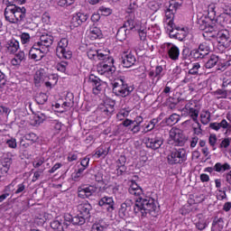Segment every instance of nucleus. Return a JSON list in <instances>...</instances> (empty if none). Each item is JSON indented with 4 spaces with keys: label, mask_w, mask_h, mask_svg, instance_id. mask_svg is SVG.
I'll list each match as a JSON object with an SVG mask.
<instances>
[{
    "label": "nucleus",
    "mask_w": 231,
    "mask_h": 231,
    "mask_svg": "<svg viewBox=\"0 0 231 231\" xmlns=\"http://www.w3.org/2000/svg\"><path fill=\"white\" fill-rule=\"evenodd\" d=\"M167 55L171 60L180 59V48L172 43H167Z\"/></svg>",
    "instance_id": "18"
},
{
    "label": "nucleus",
    "mask_w": 231,
    "mask_h": 231,
    "mask_svg": "<svg viewBox=\"0 0 231 231\" xmlns=\"http://www.w3.org/2000/svg\"><path fill=\"white\" fill-rule=\"evenodd\" d=\"M117 41H119L120 42H123V41H125V39H127V29H125V27H120L116 32V35Z\"/></svg>",
    "instance_id": "39"
},
{
    "label": "nucleus",
    "mask_w": 231,
    "mask_h": 231,
    "mask_svg": "<svg viewBox=\"0 0 231 231\" xmlns=\"http://www.w3.org/2000/svg\"><path fill=\"white\" fill-rule=\"evenodd\" d=\"M51 228L56 231H64L66 230V226H64V222H62V218L56 217L55 220L51 222Z\"/></svg>",
    "instance_id": "30"
},
{
    "label": "nucleus",
    "mask_w": 231,
    "mask_h": 231,
    "mask_svg": "<svg viewBox=\"0 0 231 231\" xmlns=\"http://www.w3.org/2000/svg\"><path fill=\"white\" fill-rule=\"evenodd\" d=\"M158 122L159 120L157 118L150 120L149 123L144 125L143 133H151V131L156 127Z\"/></svg>",
    "instance_id": "43"
},
{
    "label": "nucleus",
    "mask_w": 231,
    "mask_h": 231,
    "mask_svg": "<svg viewBox=\"0 0 231 231\" xmlns=\"http://www.w3.org/2000/svg\"><path fill=\"white\" fill-rule=\"evenodd\" d=\"M199 50L204 53V55L207 57L208 53H210V46L207 42H202L199 45Z\"/></svg>",
    "instance_id": "48"
},
{
    "label": "nucleus",
    "mask_w": 231,
    "mask_h": 231,
    "mask_svg": "<svg viewBox=\"0 0 231 231\" xmlns=\"http://www.w3.org/2000/svg\"><path fill=\"white\" fill-rule=\"evenodd\" d=\"M20 38H21L22 44H28V42H30L31 36H30V33L28 32H23L20 35Z\"/></svg>",
    "instance_id": "60"
},
{
    "label": "nucleus",
    "mask_w": 231,
    "mask_h": 231,
    "mask_svg": "<svg viewBox=\"0 0 231 231\" xmlns=\"http://www.w3.org/2000/svg\"><path fill=\"white\" fill-rule=\"evenodd\" d=\"M44 162H45L44 157H36L32 162V167L34 169H39V167H42V164L44 163Z\"/></svg>",
    "instance_id": "51"
},
{
    "label": "nucleus",
    "mask_w": 231,
    "mask_h": 231,
    "mask_svg": "<svg viewBox=\"0 0 231 231\" xmlns=\"http://www.w3.org/2000/svg\"><path fill=\"white\" fill-rule=\"evenodd\" d=\"M16 185H17V179H14L12 180V182L9 185L5 187L4 192L5 194H8V196H10V194H12V192L15 190Z\"/></svg>",
    "instance_id": "44"
},
{
    "label": "nucleus",
    "mask_w": 231,
    "mask_h": 231,
    "mask_svg": "<svg viewBox=\"0 0 231 231\" xmlns=\"http://www.w3.org/2000/svg\"><path fill=\"white\" fill-rule=\"evenodd\" d=\"M180 119L181 117L180 116V115L174 113L171 114L168 118H166V124L167 125H170L171 127V125H176V124H178Z\"/></svg>",
    "instance_id": "33"
},
{
    "label": "nucleus",
    "mask_w": 231,
    "mask_h": 231,
    "mask_svg": "<svg viewBox=\"0 0 231 231\" xmlns=\"http://www.w3.org/2000/svg\"><path fill=\"white\" fill-rule=\"evenodd\" d=\"M216 5L211 4L208 6V17L210 19V21H214L216 19Z\"/></svg>",
    "instance_id": "45"
},
{
    "label": "nucleus",
    "mask_w": 231,
    "mask_h": 231,
    "mask_svg": "<svg viewBox=\"0 0 231 231\" xmlns=\"http://www.w3.org/2000/svg\"><path fill=\"white\" fill-rule=\"evenodd\" d=\"M170 145H174L175 147H181L185 144V135L183 131L180 128L172 127L170 130V136L168 140Z\"/></svg>",
    "instance_id": "7"
},
{
    "label": "nucleus",
    "mask_w": 231,
    "mask_h": 231,
    "mask_svg": "<svg viewBox=\"0 0 231 231\" xmlns=\"http://www.w3.org/2000/svg\"><path fill=\"white\" fill-rule=\"evenodd\" d=\"M112 91L116 97H129L134 91V85L127 83L125 76H121L112 82Z\"/></svg>",
    "instance_id": "3"
},
{
    "label": "nucleus",
    "mask_w": 231,
    "mask_h": 231,
    "mask_svg": "<svg viewBox=\"0 0 231 231\" xmlns=\"http://www.w3.org/2000/svg\"><path fill=\"white\" fill-rule=\"evenodd\" d=\"M86 21H88V14L79 12L72 14L70 24L74 26V28H79V26L82 25Z\"/></svg>",
    "instance_id": "17"
},
{
    "label": "nucleus",
    "mask_w": 231,
    "mask_h": 231,
    "mask_svg": "<svg viewBox=\"0 0 231 231\" xmlns=\"http://www.w3.org/2000/svg\"><path fill=\"white\" fill-rule=\"evenodd\" d=\"M189 56L192 59H195V60H200L201 59H205L206 57L204 53L199 51V48L191 50L189 52Z\"/></svg>",
    "instance_id": "41"
},
{
    "label": "nucleus",
    "mask_w": 231,
    "mask_h": 231,
    "mask_svg": "<svg viewBox=\"0 0 231 231\" xmlns=\"http://www.w3.org/2000/svg\"><path fill=\"white\" fill-rule=\"evenodd\" d=\"M146 147L156 151L163 145V137L155 135L154 137H148L145 141Z\"/></svg>",
    "instance_id": "13"
},
{
    "label": "nucleus",
    "mask_w": 231,
    "mask_h": 231,
    "mask_svg": "<svg viewBox=\"0 0 231 231\" xmlns=\"http://www.w3.org/2000/svg\"><path fill=\"white\" fill-rule=\"evenodd\" d=\"M5 143L9 149H17V139L11 137L5 141Z\"/></svg>",
    "instance_id": "54"
},
{
    "label": "nucleus",
    "mask_w": 231,
    "mask_h": 231,
    "mask_svg": "<svg viewBox=\"0 0 231 231\" xmlns=\"http://www.w3.org/2000/svg\"><path fill=\"white\" fill-rule=\"evenodd\" d=\"M68 68V61H60L56 64V69L60 71V73H66V69Z\"/></svg>",
    "instance_id": "53"
},
{
    "label": "nucleus",
    "mask_w": 231,
    "mask_h": 231,
    "mask_svg": "<svg viewBox=\"0 0 231 231\" xmlns=\"http://www.w3.org/2000/svg\"><path fill=\"white\" fill-rule=\"evenodd\" d=\"M198 108H201V106H199V103L198 102V100L190 99L189 101L187 102L185 106L182 108V111L188 110V109H198Z\"/></svg>",
    "instance_id": "42"
},
{
    "label": "nucleus",
    "mask_w": 231,
    "mask_h": 231,
    "mask_svg": "<svg viewBox=\"0 0 231 231\" xmlns=\"http://www.w3.org/2000/svg\"><path fill=\"white\" fill-rule=\"evenodd\" d=\"M104 226L96 223L92 226L91 230L90 231H104Z\"/></svg>",
    "instance_id": "64"
},
{
    "label": "nucleus",
    "mask_w": 231,
    "mask_h": 231,
    "mask_svg": "<svg viewBox=\"0 0 231 231\" xmlns=\"http://www.w3.org/2000/svg\"><path fill=\"white\" fill-rule=\"evenodd\" d=\"M44 49L41 47L39 43L33 42L32 46L29 51V59L34 60L35 62H39L42 59H44Z\"/></svg>",
    "instance_id": "10"
},
{
    "label": "nucleus",
    "mask_w": 231,
    "mask_h": 231,
    "mask_svg": "<svg viewBox=\"0 0 231 231\" xmlns=\"http://www.w3.org/2000/svg\"><path fill=\"white\" fill-rule=\"evenodd\" d=\"M78 215L74 216L72 218V225H76L81 226L86 223V219H89L91 217V210H93V207L89 203V201L85 200L78 205Z\"/></svg>",
    "instance_id": "4"
},
{
    "label": "nucleus",
    "mask_w": 231,
    "mask_h": 231,
    "mask_svg": "<svg viewBox=\"0 0 231 231\" xmlns=\"http://www.w3.org/2000/svg\"><path fill=\"white\" fill-rule=\"evenodd\" d=\"M48 121L51 128L52 129V131H54L56 134H59V133L62 131V127H64V125L60 123V121L57 119H49Z\"/></svg>",
    "instance_id": "25"
},
{
    "label": "nucleus",
    "mask_w": 231,
    "mask_h": 231,
    "mask_svg": "<svg viewBox=\"0 0 231 231\" xmlns=\"http://www.w3.org/2000/svg\"><path fill=\"white\" fill-rule=\"evenodd\" d=\"M95 192H97V187L88 184L79 186L77 190L78 198L80 199H89Z\"/></svg>",
    "instance_id": "9"
},
{
    "label": "nucleus",
    "mask_w": 231,
    "mask_h": 231,
    "mask_svg": "<svg viewBox=\"0 0 231 231\" xmlns=\"http://www.w3.org/2000/svg\"><path fill=\"white\" fill-rule=\"evenodd\" d=\"M134 212L136 216H141V217H147L148 214L152 217H156V216H158L156 200L152 197L147 196L136 199V202L134 206Z\"/></svg>",
    "instance_id": "1"
},
{
    "label": "nucleus",
    "mask_w": 231,
    "mask_h": 231,
    "mask_svg": "<svg viewBox=\"0 0 231 231\" xmlns=\"http://www.w3.org/2000/svg\"><path fill=\"white\" fill-rule=\"evenodd\" d=\"M201 108H189L188 110H182L184 113L193 120L195 124H198V117L199 116V111Z\"/></svg>",
    "instance_id": "31"
},
{
    "label": "nucleus",
    "mask_w": 231,
    "mask_h": 231,
    "mask_svg": "<svg viewBox=\"0 0 231 231\" xmlns=\"http://www.w3.org/2000/svg\"><path fill=\"white\" fill-rule=\"evenodd\" d=\"M26 60V56L24 55V51H19L14 55L13 60H11L12 66H21V63Z\"/></svg>",
    "instance_id": "29"
},
{
    "label": "nucleus",
    "mask_w": 231,
    "mask_h": 231,
    "mask_svg": "<svg viewBox=\"0 0 231 231\" xmlns=\"http://www.w3.org/2000/svg\"><path fill=\"white\" fill-rule=\"evenodd\" d=\"M6 48H7L8 53H16V51H18L20 48L19 41L15 39L9 40L6 44Z\"/></svg>",
    "instance_id": "26"
},
{
    "label": "nucleus",
    "mask_w": 231,
    "mask_h": 231,
    "mask_svg": "<svg viewBox=\"0 0 231 231\" xmlns=\"http://www.w3.org/2000/svg\"><path fill=\"white\" fill-rule=\"evenodd\" d=\"M30 145H32L30 143H26V140L24 137H23L20 141V149H22L23 152L28 151L30 148Z\"/></svg>",
    "instance_id": "61"
},
{
    "label": "nucleus",
    "mask_w": 231,
    "mask_h": 231,
    "mask_svg": "<svg viewBox=\"0 0 231 231\" xmlns=\"http://www.w3.org/2000/svg\"><path fill=\"white\" fill-rule=\"evenodd\" d=\"M225 227V220L223 217H216L212 222L211 231H221Z\"/></svg>",
    "instance_id": "24"
},
{
    "label": "nucleus",
    "mask_w": 231,
    "mask_h": 231,
    "mask_svg": "<svg viewBox=\"0 0 231 231\" xmlns=\"http://www.w3.org/2000/svg\"><path fill=\"white\" fill-rule=\"evenodd\" d=\"M136 10H138V0H130L127 14H134Z\"/></svg>",
    "instance_id": "46"
},
{
    "label": "nucleus",
    "mask_w": 231,
    "mask_h": 231,
    "mask_svg": "<svg viewBox=\"0 0 231 231\" xmlns=\"http://www.w3.org/2000/svg\"><path fill=\"white\" fill-rule=\"evenodd\" d=\"M123 68H133L136 64V56L133 52H124L121 57Z\"/></svg>",
    "instance_id": "14"
},
{
    "label": "nucleus",
    "mask_w": 231,
    "mask_h": 231,
    "mask_svg": "<svg viewBox=\"0 0 231 231\" xmlns=\"http://www.w3.org/2000/svg\"><path fill=\"white\" fill-rule=\"evenodd\" d=\"M69 45V41L68 38H61L58 42L56 55L59 57V59L69 60L71 57H73V52L70 51Z\"/></svg>",
    "instance_id": "6"
},
{
    "label": "nucleus",
    "mask_w": 231,
    "mask_h": 231,
    "mask_svg": "<svg viewBox=\"0 0 231 231\" xmlns=\"http://www.w3.org/2000/svg\"><path fill=\"white\" fill-rule=\"evenodd\" d=\"M75 217H71V215H68L63 217L62 219V223L65 226V228H68V226H69L71 225V223H73V218Z\"/></svg>",
    "instance_id": "57"
},
{
    "label": "nucleus",
    "mask_w": 231,
    "mask_h": 231,
    "mask_svg": "<svg viewBox=\"0 0 231 231\" xmlns=\"http://www.w3.org/2000/svg\"><path fill=\"white\" fill-rule=\"evenodd\" d=\"M88 84L92 87L94 95H100L104 89V82L94 74H90L88 79Z\"/></svg>",
    "instance_id": "11"
},
{
    "label": "nucleus",
    "mask_w": 231,
    "mask_h": 231,
    "mask_svg": "<svg viewBox=\"0 0 231 231\" xmlns=\"http://www.w3.org/2000/svg\"><path fill=\"white\" fill-rule=\"evenodd\" d=\"M199 30L205 32L203 33L204 37H207L208 33H210L209 37H214V34H212V32H214V26H209L207 23H205L204 24H200Z\"/></svg>",
    "instance_id": "40"
},
{
    "label": "nucleus",
    "mask_w": 231,
    "mask_h": 231,
    "mask_svg": "<svg viewBox=\"0 0 231 231\" xmlns=\"http://www.w3.org/2000/svg\"><path fill=\"white\" fill-rule=\"evenodd\" d=\"M55 38L53 35L49 33H43L40 36L39 40L34 42L36 44H39L43 50L46 48H51L52 46Z\"/></svg>",
    "instance_id": "12"
},
{
    "label": "nucleus",
    "mask_w": 231,
    "mask_h": 231,
    "mask_svg": "<svg viewBox=\"0 0 231 231\" xmlns=\"http://www.w3.org/2000/svg\"><path fill=\"white\" fill-rule=\"evenodd\" d=\"M195 226L197 229L203 231L208 225L207 224V219H205L204 216H199L198 221L195 223Z\"/></svg>",
    "instance_id": "38"
},
{
    "label": "nucleus",
    "mask_w": 231,
    "mask_h": 231,
    "mask_svg": "<svg viewBox=\"0 0 231 231\" xmlns=\"http://www.w3.org/2000/svg\"><path fill=\"white\" fill-rule=\"evenodd\" d=\"M23 140H26V142H29L31 145H33V143H37L39 141V135L35 133L25 134L23 135Z\"/></svg>",
    "instance_id": "35"
},
{
    "label": "nucleus",
    "mask_w": 231,
    "mask_h": 231,
    "mask_svg": "<svg viewBox=\"0 0 231 231\" xmlns=\"http://www.w3.org/2000/svg\"><path fill=\"white\" fill-rule=\"evenodd\" d=\"M215 95H219L218 98H226L228 97V90L218 88L215 91Z\"/></svg>",
    "instance_id": "63"
},
{
    "label": "nucleus",
    "mask_w": 231,
    "mask_h": 231,
    "mask_svg": "<svg viewBox=\"0 0 231 231\" xmlns=\"http://www.w3.org/2000/svg\"><path fill=\"white\" fill-rule=\"evenodd\" d=\"M217 62H219V57L217 56L216 54H212L205 63V68L207 69H212V68H214V66H216Z\"/></svg>",
    "instance_id": "32"
},
{
    "label": "nucleus",
    "mask_w": 231,
    "mask_h": 231,
    "mask_svg": "<svg viewBox=\"0 0 231 231\" xmlns=\"http://www.w3.org/2000/svg\"><path fill=\"white\" fill-rule=\"evenodd\" d=\"M101 64H106V66H109V68H115V59L113 57L108 56L106 59H104L103 61H100Z\"/></svg>",
    "instance_id": "59"
},
{
    "label": "nucleus",
    "mask_w": 231,
    "mask_h": 231,
    "mask_svg": "<svg viewBox=\"0 0 231 231\" xmlns=\"http://www.w3.org/2000/svg\"><path fill=\"white\" fill-rule=\"evenodd\" d=\"M218 49L220 51L228 50L231 48V35L228 30H223L218 32Z\"/></svg>",
    "instance_id": "8"
},
{
    "label": "nucleus",
    "mask_w": 231,
    "mask_h": 231,
    "mask_svg": "<svg viewBox=\"0 0 231 231\" xmlns=\"http://www.w3.org/2000/svg\"><path fill=\"white\" fill-rule=\"evenodd\" d=\"M99 207L106 210V212H113L115 210V199L113 197L105 196L98 201Z\"/></svg>",
    "instance_id": "15"
},
{
    "label": "nucleus",
    "mask_w": 231,
    "mask_h": 231,
    "mask_svg": "<svg viewBox=\"0 0 231 231\" xmlns=\"http://www.w3.org/2000/svg\"><path fill=\"white\" fill-rule=\"evenodd\" d=\"M109 154V147L106 145H100L95 150L94 157L95 158H106Z\"/></svg>",
    "instance_id": "23"
},
{
    "label": "nucleus",
    "mask_w": 231,
    "mask_h": 231,
    "mask_svg": "<svg viewBox=\"0 0 231 231\" xmlns=\"http://www.w3.org/2000/svg\"><path fill=\"white\" fill-rule=\"evenodd\" d=\"M12 166V159L5 158L2 162V168L0 169V172L2 174H8V171H10V167Z\"/></svg>",
    "instance_id": "34"
},
{
    "label": "nucleus",
    "mask_w": 231,
    "mask_h": 231,
    "mask_svg": "<svg viewBox=\"0 0 231 231\" xmlns=\"http://www.w3.org/2000/svg\"><path fill=\"white\" fill-rule=\"evenodd\" d=\"M36 102L40 106L46 104V102H48V95L44 93L39 94V96L36 97Z\"/></svg>",
    "instance_id": "49"
},
{
    "label": "nucleus",
    "mask_w": 231,
    "mask_h": 231,
    "mask_svg": "<svg viewBox=\"0 0 231 231\" xmlns=\"http://www.w3.org/2000/svg\"><path fill=\"white\" fill-rule=\"evenodd\" d=\"M108 189L116 199H124V198H125V193L124 192V188H122V186L118 184H112L108 186Z\"/></svg>",
    "instance_id": "21"
},
{
    "label": "nucleus",
    "mask_w": 231,
    "mask_h": 231,
    "mask_svg": "<svg viewBox=\"0 0 231 231\" xmlns=\"http://www.w3.org/2000/svg\"><path fill=\"white\" fill-rule=\"evenodd\" d=\"M134 209V202H133L132 199H126L123 204H121V207L119 208V212L121 214H129L130 210Z\"/></svg>",
    "instance_id": "22"
},
{
    "label": "nucleus",
    "mask_w": 231,
    "mask_h": 231,
    "mask_svg": "<svg viewBox=\"0 0 231 231\" xmlns=\"http://www.w3.org/2000/svg\"><path fill=\"white\" fill-rule=\"evenodd\" d=\"M87 55L90 60H96L97 55H98V51H97V49L90 48L88 50Z\"/></svg>",
    "instance_id": "52"
},
{
    "label": "nucleus",
    "mask_w": 231,
    "mask_h": 231,
    "mask_svg": "<svg viewBox=\"0 0 231 231\" xmlns=\"http://www.w3.org/2000/svg\"><path fill=\"white\" fill-rule=\"evenodd\" d=\"M97 71L99 75H105V77H109L110 75H113L115 71H116V68H111L106 63H98L97 67Z\"/></svg>",
    "instance_id": "19"
},
{
    "label": "nucleus",
    "mask_w": 231,
    "mask_h": 231,
    "mask_svg": "<svg viewBox=\"0 0 231 231\" xmlns=\"http://www.w3.org/2000/svg\"><path fill=\"white\" fill-rule=\"evenodd\" d=\"M211 116L210 111L208 110H202V113L200 114V122L203 125H208V124H210Z\"/></svg>",
    "instance_id": "36"
},
{
    "label": "nucleus",
    "mask_w": 231,
    "mask_h": 231,
    "mask_svg": "<svg viewBox=\"0 0 231 231\" xmlns=\"http://www.w3.org/2000/svg\"><path fill=\"white\" fill-rule=\"evenodd\" d=\"M181 6V4H180V2L176 1V0H171L170 2V5H169V9L171 10L172 12H177L178 8H180Z\"/></svg>",
    "instance_id": "58"
},
{
    "label": "nucleus",
    "mask_w": 231,
    "mask_h": 231,
    "mask_svg": "<svg viewBox=\"0 0 231 231\" xmlns=\"http://www.w3.org/2000/svg\"><path fill=\"white\" fill-rule=\"evenodd\" d=\"M228 147H230V138H224L219 144V149H228Z\"/></svg>",
    "instance_id": "62"
},
{
    "label": "nucleus",
    "mask_w": 231,
    "mask_h": 231,
    "mask_svg": "<svg viewBox=\"0 0 231 231\" xmlns=\"http://www.w3.org/2000/svg\"><path fill=\"white\" fill-rule=\"evenodd\" d=\"M169 165H181L187 162V150L185 148H173L167 156Z\"/></svg>",
    "instance_id": "5"
},
{
    "label": "nucleus",
    "mask_w": 231,
    "mask_h": 231,
    "mask_svg": "<svg viewBox=\"0 0 231 231\" xmlns=\"http://www.w3.org/2000/svg\"><path fill=\"white\" fill-rule=\"evenodd\" d=\"M176 13L171 9H167L165 12V18L164 21H166L169 28L168 30L171 31V33L174 32V28H176V24L174 23V14Z\"/></svg>",
    "instance_id": "20"
},
{
    "label": "nucleus",
    "mask_w": 231,
    "mask_h": 231,
    "mask_svg": "<svg viewBox=\"0 0 231 231\" xmlns=\"http://www.w3.org/2000/svg\"><path fill=\"white\" fill-rule=\"evenodd\" d=\"M128 192L131 196L137 198V199H139V198H143V189H142V187H140V185H138L134 180H130Z\"/></svg>",
    "instance_id": "16"
},
{
    "label": "nucleus",
    "mask_w": 231,
    "mask_h": 231,
    "mask_svg": "<svg viewBox=\"0 0 231 231\" xmlns=\"http://www.w3.org/2000/svg\"><path fill=\"white\" fill-rule=\"evenodd\" d=\"M231 167L228 162L221 163L217 162L215 164V172H226V171H230Z\"/></svg>",
    "instance_id": "37"
},
{
    "label": "nucleus",
    "mask_w": 231,
    "mask_h": 231,
    "mask_svg": "<svg viewBox=\"0 0 231 231\" xmlns=\"http://www.w3.org/2000/svg\"><path fill=\"white\" fill-rule=\"evenodd\" d=\"M136 26V23H134V20L133 19H126L123 28H125V30L131 31V30H134Z\"/></svg>",
    "instance_id": "47"
},
{
    "label": "nucleus",
    "mask_w": 231,
    "mask_h": 231,
    "mask_svg": "<svg viewBox=\"0 0 231 231\" xmlns=\"http://www.w3.org/2000/svg\"><path fill=\"white\" fill-rule=\"evenodd\" d=\"M4 15L5 21L10 24H21L26 19V8L24 6L19 7L17 5H7L5 9Z\"/></svg>",
    "instance_id": "2"
},
{
    "label": "nucleus",
    "mask_w": 231,
    "mask_h": 231,
    "mask_svg": "<svg viewBox=\"0 0 231 231\" xmlns=\"http://www.w3.org/2000/svg\"><path fill=\"white\" fill-rule=\"evenodd\" d=\"M173 30H177V32L175 34H172L170 31V35L172 37H175L176 39H180V41H183L185 37H187V31H185V27H180L176 26L173 27Z\"/></svg>",
    "instance_id": "28"
},
{
    "label": "nucleus",
    "mask_w": 231,
    "mask_h": 231,
    "mask_svg": "<svg viewBox=\"0 0 231 231\" xmlns=\"http://www.w3.org/2000/svg\"><path fill=\"white\" fill-rule=\"evenodd\" d=\"M201 68V65L199 62H195L192 64V68L189 69V75H198L199 73V69Z\"/></svg>",
    "instance_id": "50"
},
{
    "label": "nucleus",
    "mask_w": 231,
    "mask_h": 231,
    "mask_svg": "<svg viewBox=\"0 0 231 231\" xmlns=\"http://www.w3.org/2000/svg\"><path fill=\"white\" fill-rule=\"evenodd\" d=\"M127 116H129V111L125 109H121L116 115V119L121 122L125 118H127Z\"/></svg>",
    "instance_id": "56"
},
{
    "label": "nucleus",
    "mask_w": 231,
    "mask_h": 231,
    "mask_svg": "<svg viewBox=\"0 0 231 231\" xmlns=\"http://www.w3.org/2000/svg\"><path fill=\"white\" fill-rule=\"evenodd\" d=\"M88 37L91 41H97V39H102V31L98 27L92 26L89 29Z\"/></svg>",
    "instance_id": "27"
},
{
    "label": "nucleus",
    "mask_w": 231,
    "mask_h": 231,
    "mask_svg": "<svg viewBox=\"0 0 231 231\" xmlns=\"http://www.w3.org/2000/svg\"><path fill=\"white\" fill-rule=\"evenodd\" d=\"M87 168H84L83 166L79 167L76 172L72 175V178L74 181H79V178L84 174V171H86Z\"/></svg>",
    "instance_id": "55"
}]
</instances>
